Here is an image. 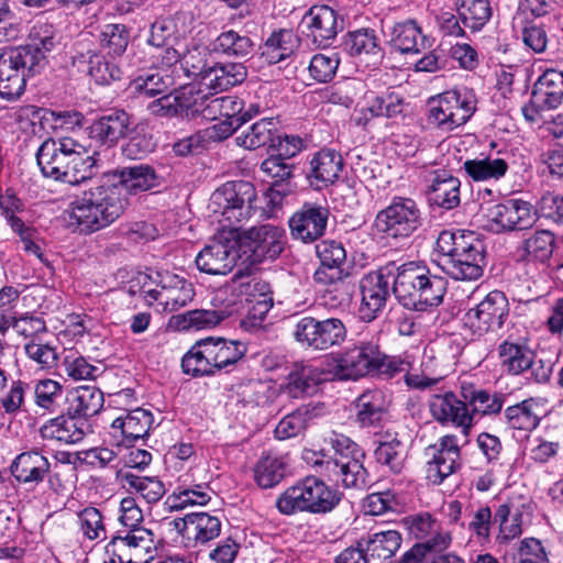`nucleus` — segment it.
I'll return each mask as SVG.
<instances>
[{"label":"nucleus","instance_id":"obj_1","mask_svg":"<svg viewBox=\"0 0 563 563\" xmlns=\"http://www.w3.org/2000/svg\"><path fill=\"white\" fill-rule=\"evenodd\" d=\"M42 174L54 180L78 185L100 172L98 154L88 153L71 137L47 139L36 152Z\"/></svg>","mask_w":563,"mask_h":563},{"label":"nucleus","instance_id":"obj_2","mask_svg":"<svg viewBox=\"0 0 563 563\" xmlns=\"http://www.w3.org/2000/svg\"><path fill=\"white\" fill-rule=\"evenodd\" d=\"M393 292L405 309L427 311L443 302L446 280L419 262L395 263Z\"/></svg>","mask_w":563,"mask_h":563},{"label":"nucleus","instance_id":"obj_3","mask_svg":"<svg viewBox=\"0 0 563 563\" xmlns=\"http://www.w3.org/2000/svg\"><path fill=\"white\" fill-rule=\"evenodd\" d=\"M120 187L100 185L77 197L69 206V224L80 234H91L113 223L124 212Z\"/></svg>","mask_w":563,"mask_h":563},{"label":"nucleus","instance_id":"obj_4","mask_svg":"<svg viewBox=\"0 0 563 563\" xmlns=\"http://www.w3.org/2000/svg\"><path fill=\"white\" fill-rule=\"evenodd\" d=\"M334 377L340 380H356L367 375L393 378L406 372L408 362L386 355L374 341H360L339 354L335 360Z\"/></svg>","mask_w":563,"mask_h":563},{"label":"nucleus","instance_id":"obj_5","mask_svg":"<svg viewBox=\"0 0 563 563\" xmlns=\"http://www.w3.org/2000/svg\"><path fill=\"white\" fill-rule=\"evenodd\" d=\"M330 443L333 454L327 460L317 457L313 465L336 485L345 488H363L367 477V471L363 465L365 457L363 450L343 434H334Z\"/></svg>","mask_w":563,"mask_h":563},{"label":"nucleus","instance_id":"obj_6","mask_svg":"<svg viewBox=\"0 0 563 563\" xmlns=\"http://www.w3.org/2000/svg\"><path fill=\"white\" fill-rule=\"evenodd\" d=\"M341 496L323 481L308 476L287 488L276 500V507L283 515L298 511L327 514L340 503Z\"/></svg>","mask_w":563,"mask_h":563},{"label":"nucleus","instance_id":"obj_7","mask_svg":"<svg viewBox=\"0 0 563 563\" xmlns=\"http://www.w3.org/2000/svg\"><path fill=\"white\" fill-rule=\"evenodd\" d=\"M255 200L256 189L252 183L228 181L212 192L209 209L221 217L220 222H228L230 229H235V224L252 216Z\"/></svg>","mask_w":563,"mask_h":563},{"label":"nucleus","instance_id":"obj_8","mask_svg":"<svg viewBox=\"0 0 563 563\" xmlns=\"http://www.w3.org/2000/svg\"><path fill=\"white\" fill-rule=\"evenodd\" d=\"M292 335L302 346L321 352L343 344L347 336V329L339 318L320 320L302 316L296 320Z\"/></svg>","mask_w":563,"mask_h":563},{"label":"nucleus","instance_id":"obj_9","mask_svg":"<svg viewBox=\"0 0 563 563\" xmlns=\"http://www.w3.org/2000/svg\"><path fill=\"white\" fill-rule=\"evenodd\" d=\"M474 111L473 97L462 96L456 90L446 91L428 101L427 121L443 132H451L465 124Z\"/></svg>","mask_w":563,"mask_h":563},{"label":"nucleus","instance_id":"obj_10","mask_svg":"<svg viewBox=\"0 0 563 563\" xmlns=\"http://www.w3.org/2000/svg\"><path fill=\"white\" fill-rule=\"evenodd\" d=\"M423 224L418 203L406 197H394L390 205L375 218L378 232L394 239L408 238Z\"/></svg>","mask_w":563,"mask_h":563},{"label":"nucleus","instance_id":"obj_11","mask_svg":"<svg viewBox=\"0 0 563 563\" xmlns=\"http://www.w3.org/2000/svg\"><path fill=\"white\" fill-rule=\"evenodd\" d=\"M236 229L222 231L197 255V268L209 275H225L230 273L236 260Z\"/></svg>","mask_w":563,"mask_h":563},{"label":"nucleus","instance_id":"obj_12","mask_svg":"<svg viewBox=\"0 0 563 563\" xmlns=\"http://www.w3.org/2000/svg\"><path fill=\"white\" fill-rule=\"evenodd\" d=\"M395 262L364 275L360 282L362 302L360 317L369 322L377 318L386 306L389 297V276L394 275Z\"/></svg>","mask_w":563,"mask_h":563},{"label":"nucleus","instance_id":"obj_13","mask_svg":"<svg viewBox=\"0 0 563 563\" xmlns=\"http://www.w3.org/2000/svg\"><path fill=\"white\" fill-rule=\"evenodd\" d=\"M468 240L455 252L452 260L442 261V269L456 280H474L483 275L486 265V249L474 232H467Z\"/></svg>","mask_w":563,"mask_h":563},{"label":"nucleus","instance_id":"obj_14","mask_svg":"<svg viewBox=\"0 0 563 563\" xmlns=\"http://www.w3.org/2000/svg\"><path fill=\"white\" fill-rule=\"evenodd\" d=\"M506 296L498 290L490 291L478 305L467 310L464 324L474 334L483 335L499 330L508 317Z\"/></svg>","mask_w":563,"mask_h":563},{"label":"nucleus","instance_id":"obj_15","mask_svg":"<svg viewBox=\"0 0 563 563\" xmlns=\"http://www.w3.org/2000/svg\"><path fill=\"white\" fill-rule=\"evenodd\" d=\"M303 33L318 47H328L344 29V20L329 5H313L301 19Z\"/></svg>","mask_w":563,"mask_h":563},{"label":"nucleus","instance_id":"obj_16","mask_svg":"<svg viewBox=\"0 0 563 563\" xmlns=\"http://www.w3.org/2000/svg\"><path fill=\"white\" fill-rule=\"evenodd\" d=\"M27 51L15 47L0 53V97L5 100L19 98L25 89V69L31 60Z\"/></svg>","mask_w":563,"mask_h":563},{"label":"nucleus","instance_id":"obj_17","mask_svg":"<svg viewBox=\"0 0 563 563\" xmlns=\"http://www.w3.org/2000/svg\"><path fill=\"white\" fill-rule=\"evenodd\" d=\"M486 218L489 229L499 233L530 228L536 221V213L529 202L509 199L489 207Z\"/></svg>","mask_w":563,"mask_h":563},{"label":"nucleus","instance_id":"obj_18","mask_svg":"<svg viewBox=\"0 0 563 563\" xmlns=\"http://www.w3.org/2000/svg\"><path fill=\"white\" fill-rule=\"evenodd\" d=\"M330 211L328 207L306 202L288 220L294 240L309 244L324 235Z\"/></svg>","mask_w":563,"mask_h":563},{"label":"nucleus","instance_id":"obj_19","mask_svg":"<svg viewBox=\"0 0 563 563\" xmlns=\"http://www.w3.org/2000/svg\"><path fill=\"white\" fill-rule=\"evenodd\" d=\"M316 253L320 261V266L313 274L317 284H336L350 275L346 251L341 242L322 240L316 245Z\"/></svg>","mask_w":563,"mask_h":563},{"label":"nucleus","instance_id":"obj_20","mask_svg":"<svg viewBox=\"0 0 563 563\" xmlns=\"http://www.w3.org/2000/svg\"><path fill=\"white\" fill-rule=\"evenodd\" d=\"M426 455L430 457L426 467L427 479L434 485H440L460 466V448L454 437H443L438 445L427 449Z\"/></svg>","mask_w":563,"mask_h":563},{"label":"nucleus","instance_id":"obj_21","mask_svg":"<svg viewBox=\"0 0 563 563\" xmlns=\"http://www.w3.org/2000/svg\"><path fill=\"white\" fill-rule=\"evenodd\" d=\"M343 169L342 156L333 150H321L313 154L306 170V178L316 190L334 184Z\"/></svg>","mask_w":563,"mask_h":563},{"label":"nucleus","instance_id":"obj_22","mask_svg":"<svg viewBox=\"0 0 563 563\" xmlns=\"http://www.w3.org/2000/svg\"><path fill=\"white\" fill-rule=\"evenodd\" d=\"M89 429L88 421L69 415V411L49 419L40 428L44 440H53L64 444H77L84 440Z\"/></svg>","mask_w":563,"mask_h":563},{"label":"nucleus","instance_id":"obj_23","mask_svg":"<svg viewBox=\"0 0 563 563\" xmlns=\"http://www.w3.org/2000/svg\"><path fill=\"white\" fill-rule=\"evenodd\" d=\"M544 400L527 398L504 411V421L508 430L529 433L533 431L545 416Z\"/></svg>","mask_w":563,"mask_h":563},{"label":"nucleus","instance_id":"obj_24","mask_svg":"<svg viewBox=\"0 0 563 563\" xmlns=\"http://www.w3.org/2000/svg\"><path fill=\"white\" fill-rule=\"evenodd\" d=\"M432 417L441 423L451 422L457 427L468 429L473 416L470 413L465 400H459L454 393L434 394L429 400Z\"/></svg>","mask_w":563,"mask_h":563},{"label":"nucleus","instance_id":"obj_25","mask_svg":"<svg viewBox=\"0 0 563 563\" xmlns=\"http://www.w3.org/2000/svg\"><path fill=\"white\" fill-rule=\"evenodd\" d=\"M246 77L247 68L243 63H214L203 71L202 87L213 93H219L241 85Z\"/></svg>","mask_w":563,"mask_h":563},{"label":"nucleus","instance_id":"obj_26","mask_svg":"<svg viewBox=\"0 0 563 563\" xmlns=\"http://www.w3.org/2000/svg\"><path fill=\"white\" fill-rule=\"evenodd\" d=\"M387 36L390 47L401 54L420 53L429 46L428 38L413 19L394 23Z\"/></svg>","mask_w":563,"mask_h":563},{"label":"nucleus","instance_id":"obj_27","mask_svg":"<svg viewBox=\"0 0 563 563\" xmlns=\"http://www.w3.org/2000/svg\"><path fill=\"white\" fill-rule=\"evenodd\" d=\"M130 124L131 118L124 110H114L96 120L89 128V135L101 144L113 146L126 136Z\"/></svg>","mask_w":563,"mask_h":563},{"label":"nucleus","instance_id":"obj_28","mask_svg":"<svg viewBox=\"0 0 563 563\" xmlns=\"http://www.w3.org/2000/svg\"><path fill=\"white\" fill-rule=\"evenodd\" d=\"M390 401L379 389L366 390L355 401V420L362 428L379 427L387 418Z\"/></svg>","mask_w":563,"mask_h":563},{"label":"nucleus","instance_id":"obj_29","mask_svg":"<svg viewBox=\"0 0 563 563\" xmlns=\"http://www.w3.org/2000/svg\"><path fill=\"white\" fill-rule=\"evenodd\" d=\"M153 537V532L145 528L123 529L112 537L111 542L120 554L133 558L135 563H146L144 554L151 550Z\"/></svg>","mask_w":563,"mask_h":563},{"label":"nucleus","instance_id":"obj_30","mask_svg":"<svg viewBox=\"0 0 563 563\" xmlns=\"http://www.w3.org/2000/svg\"><path fill=\"white\" fill-rule=\"evenodd\" d=\"M51 463L47 457L37 451H27L19 454L12 462L10 471L12 476L22 484H38L49 472Z\"/></svg>","mask_w":563,"mask_h":563},{"label":"nucleus","instance_id":"obj_31","mask_svg":"<svg viewBox=\"0 0 563 563\" xmlns=\"http://www.w3.org/2000/svg\"><path fill=\"white\" fill-rule=\"evenodd\" d=\"M247 239L254 254L274 260L284 250L285 231L272 224L253 227L247 231Z\"/></svg>","mask_w":563,"mask_h":563},{"label":"nucleus","instance_id":"obj_32","mask_svg":"<svg viewBox=\"0 0 563 563\" xmlns=\"http://www.w3.org/2000/svg\"><path fill=\"white\" fill-rule=\"evenodd\" d=\"M532 93L537 107L556 109L563 101V71L547 69L534 82Z\"/></svg>","mask_w":563,"mask_h":563},{"label":"nucleus","instance_id":"obj_33","mask_svg":"<svg viewBox=\"0 0 563 563\" xmlns=\"http://www.w3.org/2000/svg\"><path fill=\"white\" fill-rule=\"evenodd\" d=\"M328 374L312 364L296 363L288 375L286 389L295 398L313 394L317 387L328 379Z\"/></svg>","mask_w":563,"mask_h":563},{"label":"nucleus","instance_id":"obj_34","mask_svg":"<svg viewBox=\"0 0 563 563\" xmlns=\"http://www.w3.org/2000/svg\"><path fill=\"white\" fill-rule=\"evenodd\" d=\"M463 169L473 181L499 180L509 169L508 162L498 154H479L466 159Z\"/></svg>","mask_w":563,"mask_h":563},{"label":"nucleus","instance_id":"obj_35","mask_svg":"<svg viewBox=\"0 0 563 563\" xmlns=\"http://www.w3.org/2000/svg\"><path fill=\"white\" fill-rule=\"evenodd\" d=\"M66 410L69 415L77 418H84L88 421L89 417L97 415L103 407V394L95 386H79L66 395Z\"/></svg>","mask_w":563,"mask_h":563},{"label":"nucleus","instance_id":"obj_36","mask_svg":"<svg viewBox=\"0 0 563 563\" xmlns=\"http://www.w3.org/2000/svg\"><path fill=\"white\" fill-rule=\"evenodd\" d=\"M460 187V179L448 172L435 173L428 190L430 203L445 210L456 208L461 202Z\"/></svg>","mask_w":563,"mask_h":563},{"label":"nucleus","instance_id":"obj_37","mask_svg":"<svg viewBox=\"0 0 563 563\" xmlns=\"http://www.w3.org/2000/svg\"><path fill=\"white\" fill-rule=\"evenodd\" d=\"M461 395L473 413L482 416L497 415L501 411L506 396L501 393H490L487 389L477 388L473 384H462Z\"/></svg>","mask_w":563,"mask_h":563},{"label":"nucleus","instance_id":"obj_38","mask_svg":"<svg viewBox=\"0 0 563 563\" xmlns=\"http://www.w3.org/2000/svg\"><path fill=\"white\" fill-rule=\"evenodd\" d=\"M362 541L371 563H390L401 545V534L396 530H385Z\"/></svg>","mask_w":563,"mask_h":563},{"label":"nucleus","instance_id":"obj_39","mask_svg":"<svg viewBox=\"0 0 563 563\" xmlns=\"http://www.w3.org/2000/svg\"><path fill=\"white\" fill-rule=\"evenodd\" d=\"M209 351L207 355L213 362L216 373L238 363L246 354V345L238 340H227L224 338H206Z\"/></svg>","mask_w":563,"mask_h":563},{"label":"nucleus","instance_id":"obj_40","mask_svg":"<svg viewBox=\"0 0 563 563\" xmlns=\"http://www.w3.org/2000/svg\"><path fill=\"white\" fill-rule=\"evenodd\" d=\"M119 184L111 186L120 187L121 197H124L125 192L137 194L150 190L157 185L155 169L144 164L123 167L119 172Z\"/></svg>","mask_w":563,"mask_h":563},{"label":"nucleus","instance_id":"obj_41","mask_svg":"<svg viewBox=\"0 0 563 563\" xmlns=\"http://www.w3.org/2000/svg\"><path fill=\"white\" fill-rule=\"evenodd\" d=\"M32 42L15 47L16 49L27 51L31 55L29 63V71H32L40 65L46 57V54L54 51L60 44V37L52 30L51 25H40L38 29L34 27L32 33Z\"/></svg>","mask_w":563,"mask_h":563},{"label":"nucleus","instance_id":"obj_42","mask_svg":"<svg viewBox=\"0 0 563 563\" xmlns=\"http://www.w3.org/2000/svg\"><path fill=\"white\" fill-rule=\"evenodd\" d=\"M277 132V122L273 118H265L253 123L247 131H243L236 137V142L247 150H256L264 146L272 148L276 145Z\"/></svg>","mask_w":563,"mask_h":563},{"label":"nucleus","instance_id":"obj_43","mask_svg":"<svg viewBox=\"0 0 563 563\" xmlns=\"http://www.w3.org/2000/svg\"><path fill=\"white\" fill-rule=\"evenodd\" d=\"M229 317L225 310L196 309L173 317L174 325L181 331L206 330L220 324Z\"/></svg>","mask_w":563,"mask_h":563},{"label":"nucleus","instance_id":"obj_44","mask_svg":"<svg viewBox=\"0 0 563 563\" xmlns=\"http://www.w3.org/2000/svg\"><path fill=\"white\" fill-rule=\"evenodd\" d=\"M375 459L382 465L387 466L393 473H400L407 459V446L398 438L386 433L374 451Z\"/></svg>","mask_w":563,"mask_h":563},{"label":"nucleus","instance_id":"obj_45","mask_svg":"<svg viewBox=\"0 0 563 563\" xmlns=\"http://www.w3.org/2000/svg\"><path fill=\"white\" fill-rule=\"evenodd\" d=\"M254 49V43L246 34L234 30L220 33L212 42V51L234 58H247Z\"/></svg>","mask_w":563,"mask_h":563},{"label":"nucleus","instance_id":"obj_46","mask_svg":"<svg viewBox=\"0 0 563 563\" xmlns=\"http://www.w3.org/2000/svg\"><path fill=\"white\" fill-rule=\"evenodd\" d=\"M123 487L139 494L147 504L157 503L166 493L165 484L156 476H139L131 472L122 474Z\"/></svg>","mask_w":563,"mask_h":563},{"label":"nucleus","instance_id":"obj_47","mask_svg":"<svg viewBox=\"0 0 563 563\" xmlns=\"http://www.w3.org/2000/svg\"><path fill=\"white\" fill-rule=\"evenodd\" d=\"M297 47V38L291 31L273 32L262 47V57L268 64H277L292 55Z\"/></svg>","mask_w":563,"mask_h":563},{"label":"nucleus","instance_id":"obj_48","mask_svg":"<svg viewBox=\"0 0 563 563\" xmlns=\"http://www.w3.org/2000/svg\"><path fill=\"white\" fill-rule=\"evenodd\" d=\"M501 365L514 375L533 366L534 353L527 346L505 341L498 347Z\"/></svg>","mask_w":563,"mask_h":563},{"label":"nucleus","instance_id":"obj_49","mask_svg":"<svg viewBox=\"0 0 563 563\" xmlns=\"http://www.w3.org/2000/svg\"><path fill=\"white\" fill-rule=\"evenodd\" d=\"M286 463L282 456L267 453L260 457L254 466V478L262 488L277 485L285 476Z\"/></svg>","mask_w":563,"mask_h":563},{"label":"nucleus","instance_id":"obj_50","mask_svg":"<svg viewBox=\"0 0 563 563\" xmlns=\"http://www.w3.org/2000/svg\"><path fill=\"white\" fill-rule=\"evenodd\" d=\"M221 520L208 512H192L189 526L188 541L194 547L207 544L220 536Z\"/></svg>","mask_w":563,"mask_h":563},{"label":"nucleus","instance_id":"obj_51","mask_svg":"<svg viewBox=\"0 0 563 563\" xmlns=\"http://www.w3.org/2000/svg\"><path fill=\"white\" fill-rule=\"evenodd\" d=\"M457 12L463 25L477 32L489 21L493 10L489 0H457Z\"/></svg>","mask_w":563,"mask_h":563},{"label":"nucleus","instance_id":"obj_52","mask_svg":"<svg viewBox=\"0 0 563 563\" xmlns=\"http://www.w3.org/2000/svg\"><path fill=\"white\" fill-rule=\"evenodd\" d=\"M317 408L303 405L285 416L275 428V435L279 440L297 437L308 426V422L317 417Z\"/></svg>","mask_w":563,"mask_h":563},{"label":"nucleus","instance_id":"obj_53","mask_svg":"<svg viewBox=\"0 0 563 563\" xmlns=\"http://www.w3.org/2000/svg\"><path fill=\"white\" fill-rule=\"evenodd\" d=\"M210 352L206 339L198 341L183 357L181 367L186 374L194 377L212 376L216 374L213 362L207 353Z\"/></svg>","mask_w":563,"mask_h":563},{"label":"nucleus","instance_id":"obj_54","mask_svg":"<svg viewBox=\"0 0 563 563\" xmlns=\"http://www.w3.org/2000/svg\"><path fill=\"white\" fill-rule=\"evenodd\" d=\"M521 514L518 511L511 514L509 504L505 503L498 506L494 515V521L499 525V532L497 534L499 543H507L521 534Z\"/></svg>","mask_w":563,"mask_h":563},{"label":"nucleus","instance_id":"obj_55","mask_svg":"<svg viewBox=\"0 0 563 563\" xmlns=\"http://www.w3.org/2000/svg\"><path fill=\"white\" fill-rule=\"evenodd\" d=\"M130 42V34L123 24H107L100 33V46L112 57L121 56Z\"/></svg>","mask_w":563,"mask_h":563},{"label":"nucleus","instance_id":"obj_56","mask_svg":"<svg viewBox=\"0 0 563 563\" xmlns=\"http://www.w3.org/2000/svg\"><path fill=\"white\" fill-rule=\"evenodd\" d=\"M555 244L554 234L549 230H538L525 240V252L534 260L544 263L551 258Z\"/></svg>","mask_w":563,"mask_h":563},{"label":"nucleus","instance_id":"obj_57","mask_svg":"<svg viewBox=\"0 0 563 563\" xmlns=\"http://www.w3.org/2000/svg\"><path fill=\"white\" fill-rule=\"evenodd\" d=\"M214 95L216 93L211 91L207 121L220 120L221 118L228 119L243 114V101L241 99L235 96L214 97Z\"/></svg>","mask_w":563,"mask_h":563},{"label":"nucleus","instance_id":"obj_58","mask_svg":"<svg viewBox=\"0 0 563 563\" xmlns=\"http://www.w3.org/2000/svg\"><path fill=\"white\" fill-rule=\"evenodd\" d=\"M173 85V78L162 71L140 76L133 82L135 92L150 98L167 92Z\"/></svg>","mask_w":563,"mask_h":563},{"label":"nucleus","instance_id":"obj_59","mask_svg":"<svg viewBox=\"0 0 563 563\" xmlns=\"http://www.w3.org/2000/svg\"><path fill=\"white\" fill-rule=\"evenodd\" d=\"M407 104L402 97L395 92H387L375 97L369 107V112L375 117L398 118L404 117Z\"/></svg>","mask_w":563,"mask_h":563},{"label":"nucleus","instance_id":"obj_60","mask_svg":"<svg viewBox=\"0 0 563 563\" xmlns=\"http://www.w3.org/2000/svg\"><path fill=\"white\" fill-rule=\"evenodd\" d=\"M148 294L155 299L163 298L167 307L172 310H177L194 299L195 290L192 284L186 280H178L174 287L166 289L164 292L150 290Z\"/></svg>","mask_w":563,"mask_h":563},{"label":"nucleus","instance_id":"obj_61","mask_svg":"<svg viewBox=\"0 0 563 563\" xmlns=\"http://www.w3.org/2000/svg\"><path fill=\"white\" fill-rule=\"evenodd\" d=\"M60 366L64 373L75 380L95 379L99 374V367L91 365L76 352L67 354Z\"/></svg>","mask_w":563,"mask_h":563},{"label":"nucleus","instance_id":"obj_62","mask_svg":"<svg viewBox=\"0 0 563 563\" xmlns=\"http://www.w3.org/2000/svg\"><path fill=\"white\" fill-rule=\"evenodd\" d=\"M153 424V415L143 408L130 411L125 422V438L139 440L148 434Z\"/></svg>","mask_w":563,"mask_h":563},{"label":"nucleus","instance_id":"obj_63","mask_svg":"<svg viewBox=\"0 0 563 563\" xmlns=\"http://www.w3.org/2000/svg\"><path fill=\"white\" fill-rule=\"evenodd\" d=\"M510 563H549V559L541 541L536 538H526L512 555Z\"/></svg>","mask_w":563,"mask_h":563},{"label":"nucleus","instance_id":"obj_64","mask_svg":"<svg viewBox=\"0 0 563 563\" xmlns=\"http://www.w3.org/2000/svg\"><path fill=\"white\" fill-rule=\"evenodd\" d=\"M62 385L53 379L41 380L35 386L36 405L48 411L56 410L58 400L62 398Z\"/></svg>","mask_w":563,"mask_h":563}]
</instances>
